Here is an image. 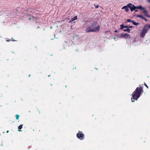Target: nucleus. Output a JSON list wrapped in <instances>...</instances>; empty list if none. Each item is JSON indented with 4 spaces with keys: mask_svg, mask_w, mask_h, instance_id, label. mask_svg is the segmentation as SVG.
I'll return each instance as SVG.
<instances>
[{
    "mask_svg": "<svg viewBox=\"0 0 150 150\" xmlns=\"http://www.w3.org/2000/svg\"><path fill=\"white\" fill-rule=\"evenodd\" d=\"M144 92L143 87L142 86L137 87L133 93V95L131 98V101L134 102L135 100H137L140 97L141 93Z\"/></svg>",
    "mask_w": 150,
    "mask_h": 150,
    "instance_id": "obj_1",
    "label": "nucleus"
},
{
    "mask_svg": "<svg viewBox=\"0 0 150 150\" xmlns=\"http://www.w3.org/2000/svg\"><path fill=\"white\" fill-rule=\"evenodd\" d=\"M149 28H150V24H147L145 25L140 34V37L142 38H144Z\"/></svg>",
    "mask_w": 150,
    "mask_h": 150,
    "instance_id": "obj_2",
    "label": "nucleus"
},
{
    "mask_svg": "<svg viewBox=\"0 0 150 150\" xmlns=\"http://www.w3.org/2000/svg\"><path fill=\"white\" fill-rule=\"evenodd\" d=\"M90 26L92 29L96 30V32H98L100 30V26L96 22H94L92 23Z\"/></svg>",
    "mask_w": 150,
    "mask_h": 150,
    "instance_id": "obj_3",
    "label": "nucleus"
},
{
    "mask_svg": "<svg viewBox=\"0 0 150 150\" xmlns=\"http://www.w3.org/2000/svg\"><path fill=\"white\" fill-rule=\"evenodd\" d=\"M77 137L81 140H83L84 138V134L81 131H79L76 134Z\"/></svg>",
    "mask_w": 150,
    "mask_h": 150,
    "instance_id": "obj_4",
    "label": "nucleus"
},
{
    "mask_svg": "<svg viewBox=\"0 0 150 150\" xmlns=\"http://www.w3.org/2000/svg\"><path fill=\"white\" fill-rule=\"evenodd\" d=\"M96 30H94L93 29H92L91 27L90 26V27L86 28L85 31L87 33H88L89 32H96Z\"/></svg>",
    "mask_w": 150,
    "mask_h": 150,
    "instance_id": "obj_5",
    "label": "nucleus"
},
{
    "mask_svg": "<svg viewBox=\"0 0 150 150\" xmlns=\"http://www.w3.org/2000/svg\"><path fill=\"white\" fill-rule=\"evenodd\" d=\"M121 37L126 39L130 38H131L130 35L129 34L127 33H122L121 34Z\"/></svg>",
    "mask_w": 150,
    "mask_h": 150,
    "instance_id": "obj_6",
    "label": "nucleus"
},
{
    "mask_svg": "<svg viewBox=\"0 0 150 150\" xmlns=\"http://www.w3.org/2000/svg\"><path fill=\"white\" fill-rule=\"evenodd\" d=\"M143 13L144 14L145 16L148 18H150V15H148V11L145 10V9L143 11Z\"/></svg>",
    "mask_w": 150,
    "mask_h": 150,
    "instance_id": "obj_7",
    "label": "nucleus"
},
{
    "mask_svg": "<svg viewBox=\"0 0 150 150\" xmlns=\"http://www.w3.org/2000/svg\"><path fill=\"white\" fill-rule=\"evenodd\" d=\"M122 9H125V11L127 12L129 11V9L128 8V7H127V6H123V7L122 8Z\"/></svg>",
    "mask_w": 150,
    "mask_h": 150,
    "instance_id": "obj_8",
    "label": "nucleus"
},
{
    "mask_svg": "<svg viewBox=\"0 0 150 150\" xmlns=\"http://www.w3.org/2000/svg\"><path fill=\"white\" fill-rule=\"evenodd\" d=\"M28 20H37L38 18H35L33 16H32L31 17H30L28 19Z\"/></svg>",
    "mask_w": 150,
    "mask_h": 150,
    "instance_id": "obj_9",
    "label": "nucleus"
},
{
    "mask_svg": "<svg viewBox=\"0 0 150 150\" xmlns=\"http://www.w3.org/2000/svg\"><path fill=\"white\" fill-rule=\"evenodd\" d=\"M23 125V124H21L19 125V126H18V129H19L18 130V131L20 132L22 131L21 130V129H22V128Z\"/></svg>",
    "mask_w": 150,
    "mask_h": 150,
    "instance_id": "obj_10",
    "label": "nucleus"
},
{
    "mask_svg": "<svg viewBox=\"0 0 150 150\" xmlns=\"http://www.w3.org/2000/svg\"><path fill=\"white\" fill-rule=\"evenodd\" d=\"M137 8V7L135 6L134 5H132V7L131 9V11H133L135 10V9Z\"/></svg>",
    "mask_w": 150,
    "mask_h": 150,
    "instance_id": "obj_11",
    "label": "nucleus"
},
{
    "mask_svg": "<svg viewBox=\"0 0 150 150\" xmlns=\"http://www.w3.org/2000/svg\"><path fill=\"white\" fill-rule=\"evenodd\" d=\"M132 5H132V4L131 3H130L127 4V6H128L127 7L130 8L131 10L132 8Z\"/></svg>",
    "mask_w": 150,
    "mask_h": 150,
    "instance_id": "obj_12",
    "label": "nucleus"
},
{
    "mask_svg": "<svg viewBox=\"0 0 150 150\" xmlns=\"http://www.w3.org/2000/svg\"><path fill=\"white\" fill-rule=\"evenodd\" d=\"M132 23L133 24L135 25H137L139 24V23H136L134 21H132Z\"/></svg>",
    "mask_w": 150,
    "mask_h": 150,
    "instance_id": "obj_13",
    "label": "nucleus"
},
{
    "mask_svg": "<svg viewBox=\"0 0 150 150\" xmlns=\"http://www.w3.org/2000/svg\"><path fill=\"white\" fill-rule=\"evenodd\" d=\"M137 8L138 9H139L141 10H142L143 11L145 9V8L142 7L141 6H137Z\"/></svg>",
    "mask_w": 150,
    "mask_h": 150,
    "instance_id": "obj_14",
    "label": "nucleus"
},
{
    "mask_svg": "<svg viewBox=\"0 0 150 150\" xmlns=\"http://www.w3.org/2000/svg\"><path fill=\"white\" fill-rule=\"evenodd\" d=\"M123 30L125 32L127 31L128 33H129L130 30L129 29L127 28L126 29H123Z\"/></svg>",
    "mask_w": 150,
    "mask_h": 150,
    "instance_id": "obj_15",
    "label": "nucleus"
},
{
    "mask_svg": "<svg viewBox=\"0 0 150 150\" xmlns=\"http://www.w3.org/2000/svg\"><path fill=\"white\" fill-rule=\"evenodd\" d=\"M136 16L137 17H139L143 19L144 17H143V16H142L141 15H139L137 14V15H136Z\"/></svg>",
    "mask_w": 150,
    "mask_h": 150,
    "instance_id": "obj_16",
    "label": "nucleus"
},
{
    "mask_svg": "<svg viewBox=\"0 0 150 150\" xmlns=\"http://www.w3.org/2000/svg\"><path fill=\"white\" fill-rule=\"evenodd\" d=\"M71 19H72V20H73V21H74L75 20H76L77 19V16H75L73 18H71Z\"/></svg>",
    "mask_w": 150,
    "mask_h": 150,
    "instance_id": "obj_17",
    "label": "nucleus"
},
{
    "mask_svg": "<svg viewBox=\"0 0 150 150\" xmlns=\"http://www.w3.org/2000/svg\"><path fill=\"white\" fill-rule=\"evenodd\" d=\"M124 25L123 24H122L121 25H120V29H123L124 28Z\"/></svg>",
    "mask_w": 150,
    "mask_h": 150,
    "instance_id": "obj_18",
    "label": "nucleus"
},
{
    "mask_svg": "<svg viewBox=\"0 0 150 150\" xmlns=\"http://www.w3.org/2000/svg\"><path fill=\"white\" fill-rule=\"evenodd\" d=\"M16 120H18L19 119V116L18 115H16Z\"/></svg>",
    "mask_w": 150,
    "mask_h": 150,
    "instance_id": "obj_19",
    "label": "nucleus"
},
{
    "mask_svg": "<svg viewBox=\"0 0 150 150\" xmlns=\"http://www.w3.org/2000/svg\"><path fill=\"white\" fill-rule=\"evenodd\" d=\"M144 85L147 87V89L149 88L148 86H147V85L145 83H144Z\"/></svg>",
    "mask_w": 150,
    "mask_h": 150,
    "instance_id": "obj_20",
    "label": "nucleus"
},
{
    "mask_svg": "<svg viewBox=\"0 0 150 150\" xmlns=\"http://www.w3.org/2000/svg\"><path fill=\"white\" fill-rule=\"evenodd\" d=\"M6 41H7V42H9L11 41V40H9V39L8 38H6Z\"/></svg>",
    "mask_w": 150,
    "mask_h": 150,
    "instance_id": "obj_21",
    "label": "nucleus"
},
{
    "mask_svg": "<svg viewBox=\"0 0 150 150\" xmlns=\"http://www.w3.org/2000/svg\"><path fill=\"white\" fill-rule=\"evenodd\" d=\"M143 19L144 20L146 21V22H147V19L144 17Z\"/></svg>",
    "mask_w": 150,
    "mask_h": 150,
    "instance_id": "obj_22",
    "label": "nucleus"
},
{
    "mask_svg": "<svg viewBox=\"0 0 150 150\" xmlns=\"http://www.w3.org/2000/svg\"><path fill=\"white\" fill-rule=\"evenodd\" d=\"M132 21L130 19H128L127 20V21L128 22H132Z\"/></svg>",
    "mask_w": 150,
    "mask_h": 150,
    "instance_id": "obj_23",
    "label": "nucleus"
},
{
    "mask_svg": "<svg viewBox=\"0 0 150 150\" xmlns=\"http://www.w3.org/2000/svg\"><path fill=\"white\" fill-rule=\"evenodd\" d=\"M94 5L96 6V8H98V7H99V5H97V6H96L95 4Z\"/></svg>",
    "mask_w": 150,
    "mask_h": 150,
    "instance_id": "obj_24",
    "label": "nucleus"
},
{
    "mask_svg": "<svg viewBox=\"0 0 150 150\" xmlns=\"http://www.w3.org/2000/svg\"><path fill=\"white\" fill-rule=\"evenodd\" d=\"M128 28V26L127 25L124 26V28Z\"/></svg>",
    "mask_w": 150,
    "mask_h": 150,
    "instance_id": "obj_25",
    "label": "nucleus"
},
{
    "mask_svg": "<svg viewBox=\"0 0 150 150\" xmlns=\"http://www.w3.org/2000/svg\"><path fill=\"white\" fill-rule=\"evenodd\" d=\"M72 20V19H71V20L69 21V23H71V22H72V21H73V20Z\"/></svg>",
    "mask_w": 150,
    "mask_h": 150,
    "instance_id": "obj_26",
    "label": "nucleus"
},
{
    "mask_svg": "<svg viewBox=\"0 0 150 150\" xmlns=\"http://www.w3.org/2000/svg\"><path fill=\"white\" fill-rule=\"evenodd\" d=\"M147 1L149 3H150V0H147Z\"/></svg>",
    "mask_w": 150,
    "mask_h": 150,
    "instance_id": "obj_27",
    "label": "nucleus"
},
{
    "mask_svg": "<svg viewBox=\"0 0 150 150\" xmlns=\"http://www.w3.org/2000/svg\"><path fill=\"white\" fill-rule=\"evenodd\" d=\"M132 28V26H128V28Z\"/></svg>",
    "mask_w": 150,
    "mask_h": 150,
    "instance_id": "obj_28",
    "label": "nucleus"
},
{
    "mask_svg": "<svg viewBox=\"0 0 150 150\" xmlns=\"http://www.w3.org/2000/svg\"><path fill=\"white\" fill-rule=\"evenodd\" d=\"M135 12H137V11H138V10H135Z\"/></svg>",
    "mask_w": 150,
    "mask_h": 150,
    "instance_id": "obj_29",
    "label": "nucleus"
},
{
    "mask_svg": "<svg viewBox=\"0 0 150 150\" xmlns=\"http://www.w3.org/2000/svg\"><path fill=\"white\" fill-rule=\"evenodd\" d=\"M115 32H117V30H115Z\"/></svg>",
    "mask_w": 150,
    "mask_h": 150,
    "instance_id": "obj_30",
    "label": "nucleus"
},
{
    "mask_svg": "<svg viewBox=\"0 0 150 150\" xmlns=\"http://www.w3.org/2000/svg\"><path fill=\"white\" fill-rule=\"evenodd\" d=\"M8 132H9V131L8 130V131H7L6 132L7 133H8Z\"/></svg>",
    "mask_w": 150,
    "mask_h": 150,
    "instance_id": "obj_31",
    "label": "nucleus"
},
{
    "mask_svg": "<svg viewBox=\"0 0 150 150\" xmlns=\"http://www.w3.org/2000/svg\"><path fill=\"white\" fill-rule=\"evenodd\" d=\"M48 77H50V75H49L48 76Z\"/></svg>",
    "mask_w": 150,
    "mask_h": 150,
    "instance_id": "obj_32",
    "label": "nucleus"
},
{
    "mask_svg": "<svg viewBox=\"0 0 150 150\" xmlns=\"http://www.w3.org/2000/svg\"><path fill=\"white\" fill-rule=\"evenodd\" d=\"M39 28V26H38V27H37V28Z\"/></svg>",
    "mask_w": 150,
    "mask_h": 150,
    "instance_id": "obj_33",
    "label": "nucleus"
},
{
    "mask_svg": "<svg viewBox=\"0 0 150 150\" xmlns=\"http://www.w3.org/2000/svg\"><path fill=\"white\" fill-rule=\"evenodd\" d=\"M30 75H30H30H29V76H30Z\"/></svg>",
    "mask_w": 150,
    "mask_h": 150,
    "instance_id": "obj_34",
    "label": "nucleus"
},
{
    "mask_svg": "<svg viewBox=\"0 0 150 150\" xmlns=\"http://www.w3.org/2000/svg\"><path fill=\"white\" fill-rule=\"evenodd\" d=\"M50 28H52V26H51V27H50Z\"/></svg>",
    "mask_w": 150,
    "mask_h": 150,
    "instance_id": "obj_35",
    "label": "nucleus"
},
{
    "mask_svg": "<svg viewBox=\"0 0 150 150\" xmlns=\"http://www.w3.org/2000/svg\"><path fill=\"white\" fill-rule=\"evenodd\" d=\"M87 22V21H86V22Z\"/></svg>",
    "mask_w": 150,
    "mask_h": 150,
    "instance_id": "obj_36",
    "label": "nucleus"
}]
</instances>
